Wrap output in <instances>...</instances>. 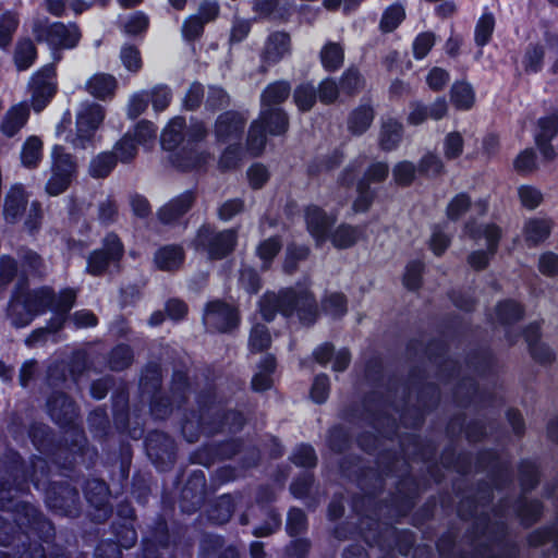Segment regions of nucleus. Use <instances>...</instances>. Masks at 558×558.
Instances as JSON below:
<instances>
[{
    "mask_svg": "<svg viewBox=\"0 0 558 558\" xmlns=\"http://www.w3.org/2000/svg\"><path fill=\"white\" fill-rule=\"evenodd\" d=\"M136 153V145L130 133L125 134L114 146L116 158L122 162L132 160Z\"/></svg>",
    "mask_w": 558,
    "mask_h": 558,
    "instance_id": "nucleus-48",
    "label": "nucleus"
},
{
    "mask_svg": "<svg viewBox=\"0 0 558 558\" xmlns=\"http://www.w3.org/2000/svg\"><path fill=\"white\" fill-rule=\"evenodd\" d=\"M266 133L267 130L259 124V122H253L247 138V146L251 154L258 155L263 151L266 145Z\"/></svg>",
    "mask_w": 558,
    "mask_h": 558,
    "instance_id": "nucleus-41",
    "label": "nucleus"
},
{
    "mask_svg": "<svg viewBox=\"0 0 558 558\" xmlns=\"http://www.w3.org/2000/svg\"><path fill=\"white\" fill-rule=\"evenodd\" d=\"M275 369V359L271 355H267L263 359L258 371L254 375L252 379V387L256 391H264L268 388H270L272 380H271V373Z\"/></svg>",
    "mask_w": 558,
    "mask_h": 558,
    "instance_id": "nucleus-30",
    "label": "nucleus"
},
{
    "mask_svg": "<svg viewBox=\"0 0 558 558\" xmlns=\"http://www.w3.org/2000/svg\"><path fill=\"white\" fill-rule=\"evenodd\" d=\"M157 129L149 121L143 120L137 123L134 134L132 135L133 142L145 147H150L156 138Z\"/></svg>",
    "mask_w": 558,
    "mask_h": 558,
    "instance_id": "nucleus-42",
    "label": "nucleus"
},
{
    "mask_svg": "<svg viewBox=\"0 0 558 558\" xmlns=\"http://www.w3.org/2000/svg\"><path fill=\"white\" fill-rule=\"evenodd\" d=\"M149 95L147 92L134 93L128 104V116L131 119H135L141 116L147 108Z\"/></svg>",
    "mask_w": 558,
    "mask_h": 558,
    "instance_id": "nucleus-53",
    "label": "nucleus"
},
{
    "mask_svg": "<svg viewBox=\"0 0 558 558\" xmlns=\"http://www.w3.org/2000/svg\"><path fill=\"white\" fill-rule=\"evenodd\" d=\"M290 52V38L286 33H274L268 37L265 47V59L278 62Z\"/></svg>",
    "mask_w": 558,
    "mask_h": 558,
    "instance_id": "nucleus-23",
    "label": "nucleus"
},
{
    "mask_svg": "<svg viewBox=\"0 0 558 558\" xmlns=\"http://www.w3.org/2000/svg\"><path fill=\"white\" fill-rule=\"evenodd\" d=\"M242 157V150L238 144H230L220 158L219 165L223 169H231L238 166Z\"/></svg>",
    "mask_w": 558,
    "mask_h": 558,
    "instance_id": "nucleus-62",
    "label": "nucleus"
},
{
    "mask_svg": "<svg viewBox=\"0 0 558 558\" xmlns=\"http://www.w3.org/2000/svg\"><path fill=\"white\" fill-rule=\"evenodd\" d=\"M184 253L178 245H166L159 248L155 254V264L161 270H174L183 262Z\"/></svg>",
    "mask_w": 558,
    "mask_h": 558,
    "instance_id": "nucleus-22",
    "label": "nucleus"
},
{
    "mask_svg": "<svg viewBox=\"0 0 558 558\" xmlns=\"http://www.w3.org/2000/svg\"><path fill=\"white\" fill-rule=\"evenodd\" d=\"M329 391V381L328 377L325 375L316 376L314 384L311 390L312 399L317 403H323L327 397Z\"/></svg>",
    "mask_w": 558,
    "mask_h": 558,
    "instance_id": "nucleus-64",
    "label": "nucleus"
},
{
    "mask_svg": "<svg viewBox=\"0 0 558 558\" xmlns=\"http://www.w3.org/2000/svg\"><path fill=\"white\" fill-rule=\"evenodd\" d=\"M247 179L253 189H260L269 179V172L264 165L254 163L247 169Z\"/></svg>",
    "mask_w": 558,
    "mask_h": 558,
    "instance_id": "nucleus-60",
    "label": "nucleus"
},
{
    "mask_svg": "<svg viewBox=\"0 0 558 558\" xmlns=\"http://www.w3.org/2000/svg\"><path fill=\"white\" fill-rule=\"evenodd\" d=\"M50 289L43 288L13 299L9 306V317L13 326H27L35 316L46 311V301L50 300Z\"/></svg>",
    "mask_w": 558,
    "mask_h": 558,
    "instance_id": "nucleus-5",
    "label": "nucleus"
},
{
    "mask_svg": "<svg viewBox=\"0 0 558 558\" xmlns=\"http://www.w3.org/2000/svg\"><path fill=\"white\" fill-rule=\"evenodd\" d=\"M51 299L46 301L48 303L46 308H51L56 312V316L50 323L48 328L35 330L27 339V344H33L41 339L48 331H57L64 322V315L72 308L76 299V292L73 289H64L61 291L58 299H56L50 290Z\"/></svg>",
    "mask_w": 558,
    "mask_h": 558,
    "instance_id": "nucleus-9",
    "label": "nucleus"
},
{
    "mask_svg": "<svg viewBox=\"0 0 558 558\" xmlns=\"http://www.w3.org/2000/svg\"><path fill=\"white\" fill-rule=\"evenodd\" d=\"M43 157V142L37 136H29L22 146L21 161L24 167L33 168Z\"/></svg>",
    "mask_w": 558,
    "mask_h": 558,
    "instance_id": "nucleus-26",
    "label": "nucleus"
},
{
    "mask_svg": "<svg viewBox=\"0 0 558 558\" xmlns=\"http://www.w3.org/2000/svg\"><path fill=\"white\" fill-rule=\"evenodd\" d=\"M281 250V242L277 238H269L259 243L256 248V254L263 262L264 267H267L269 262Z\"/></svg>",
    "mask_w": 558,
    "mask_h": 558,
    "instance_id": "nucleus-47",
    "label": "nucleus"
},
{
    "mask_svg": "<svg viewBox=\"0 0 558 558\" xmlns=\"http://www.w3.org/2000/svg\"><path fill=\"white\" fill-rule=\"evenodd\" d=\"M558 132V117L549 114L537 121L535 141H551Z\"/></svg>",
    "mask_w": 558,
    "mask_h": 558,
    "instance_id": "nucleus-36",
    "label": "nucleus"
},
{
    "mask_svg": "<svg viewBox=\"0 0 558 558\" xmlns=\"http://www.w3.org/2000/svg\"><path fill=\"white\" fill-rule=\"evenodd\" d=\"M422 270L423 264L418 260L411 262L407 265L403 283L408 289L415 290L420 287Z\"/></svg>",
    "mask_w": 558,
    "mask_h": 558,
    "instance_id": "nucleus-54",
    "label": "nucleus"
},
{
    "mask_svg": "<svg viewBox=\"0 0 558 558\" xmlns=\"http://www.w3.org/2000/svg\"><path fill=\"white\" fill-rule=\"evenodd\" d=\"M314 356L320 364L332 362V369L336 372L345 369L350 363V353L347 349L333 352V348L328 343L318 347L314 352Z\"/></svg>",
    "mask_w": 558,
    "mask_h": 558,
    "instance_id": "nucleus-19",
    "label": "nucleus"
},
{
    "mask_svg": "<svg viewBox=\"0 0 558 558\" xmlns=\"http://www.w3.org/2000/svg\"><path fill=\"white\" fill-rule=\"evenodd\" d=\"M307 230L319 246L330 240L336 248H349L363 236V229L351 225L342 223L332 232L330 228L335 225L336 218L327 215L317 206H308L305 210Z\"/></svg>",
    "mask_w": 558,
    "mask_h": 558,
    "instance_id": "nucleus-1",
    "label": "nucleus"
},
{
    "mask_svg": "<svg viewBox=\"0 0 558 558\" xmlns=\"http://www.w3.org/2000/svg\"><path fill=\"white\" fill-rule=\"evenodd\" d=\"M155 111H163L171 101V93L167 86L157 85L148 93Z\"/></svg>",
    "mask_w": 558,
    "mask_h": 558,
    "instance_id": "nucleus-50",
    "label": "nucleus"
},
{
    "mask_svg": "<svg viewBox=\"0 0 558 558\" xmlns=\"http://www.w3.org/2000/svg\"><path fill=\"white\" fill-rule=\"evenodd\" d=\"M451 101L458 109H470L474 104V92L468 83L459 82L451 87Z\"/></svg>",
    "mask_w": 558,
    "mask_h": 558,
    "instance_id": "nucleus-33",
    "label": "nucleus"
},
{
    "mask_svg": "<svg viewBox=\"0 0 558 558\" xmlns=\"http://www.w3.org/2000/svg\"><path fill=\"white\" fill-rule=\"evenodd\" d=\"M255 122H259L270 135L283 134L288 129V118L280 109H270L265 120L260 114Z\"/></svg>",
    "mask_w": 558,
    "mask_h": 558,
    "instance_id": "nucleus-27",
    "label": "nucleus"
},
{
    "mask_svg": "<svg viewBox=\"0 0 558 558\" xmlns=\"http://www.w3.org/2000/svg\"><path fill=\"white\" fill-rule=\"evenodd\" d=\"M324 68L329 71L338 69L343 62V50L338 44H327L320 52Z\"/></svg>",
    "mask_w": 558,
    "mask_h": 558,
    "instance_id": "nucleus-35",
    "label": "nucleus"
},
{
    "mask_svg": "<svg viewBox=\"0 0 558 558\" xmlns=\"http://www.w3.org/2000/svg\"><path fill=\"white\" fill-rule=\"evenodd\" d=\"M28 117L29 111L26 102L12 106L1 120L0 132L7 137L14 136L25 126Z\"/></svg>",
    "mask_w": 558,
    "mask_h": 558,
    "instance_id": "nucleus-13",
    "label": "nucleus"
},
{
    "mask_svg": "<svg viewBox=\"0 0 558 558\" xmlns=\"http://www.w3.org/2000/svg\"><path fill=\"white\" fill-rule=\"evenodd\" d=\"M117 158L111 153H101L92 159L89 173L94 178H105L114 168Z\"/></svg>",
    "mask_w": 558,
    "mask_h": 558,
    "instance_id": "nucleus-34",
    "label": "nucleus"
},
{
    "mask_svg": "<svg viewBox=\"0 0 558 558\" xmlns=\"http://www.w3.org/2000/svg\"><path fill=\"white\" fill-rule=\"evenodd\" d=\"M435 35L432 32L420 33L413 40L412 49L415 59L421 60L427 56L435 45Z\"/></svg>",
    "mask_w": 558,
    "mask_h": 558,
    "instance_id": "nucleus-44",
    "label": "nucleus"
},
{
    "mask_svg": "<svg viewBox=\"0 0 558 558\" xmlns=\"http://www.w3.org/2000/svg\"><path fill=\"white\" fill-rule=\"evenodd\" d=\"M359 196L353 203V209L356 213H363L371 206L374 193L368 189V185L364 181L357 183Z\"/></svg>",
    "mask_w": 558,
    "mask_h": 558,
    "instance_id": "nucleus-58",
    "label": "nucleus"
},
{
    "mask_svg": "<svg viewBox=\"0 0 558 558\" xmlns=\"http://www.w3.org/2000/svg\"><path fill=\"white\" fill-rule=\"evenodd\" d=\"M245 119L238 112H226L216 122V136L219 141L228 142L239 138L243 131Z\"/></svg>",
    "mask_w": 558,
    "mask_h": 558,
    "instance_id": "nucleus-15",
    "label": "nucleus"
},
{
    "mask_svg": "<svg viewBox=\"0 0 558 558\" xmlns=\"http://www.w3.org/2000/svg\"><path fill=\"white\" fill-rule=\"evenodd\" d=\"M323 307L332 316L343 315L347 311L345 299L340 293H331L324 301Z\"/></svg>",
    "mask_w": 558,
    "mask_h": 558,
    "instance_id": "nucleus-61",
    "label": "nucleus"
},
{
    "mask_svg": "<svg viewBox=\"0 0 558 558\" xmlns=\"http://www.w3.org/2000/svg\"><path fill=\"white\" fill-rule=\"evenodd\" d=\"M292 461L300 466H313L316 463V456L310 446H300L295 449L292 456Z\"/></svg>",
    "mask_w": 558,
    "mask_h": 558,
    "instance_id": "nucleus-63",
    "label": "nucleus"
},
{
    "mask_svg": "<svg viewBox=\"0 0 558 558\" xmlns=\"http://www.w3.org/2000/svg\"><path fill=\"white\" fill-rule=\"evenodd\" d=\"M105 118L104 109L97 104H84L76 114L74 134L64 137L74 148H86Z\"/></svg>",
    "mask_w": 558,
    "mask_h": 558,
    "instance_id": "nucleus-6",
    "label": "nucleus"
},
{
    "mask_svg": "<svg viewBox=\"0 0 558 558\" xmlns=\"http://www.w3.org/2000/svg\"><path fill=\"white\" fill-rule=\"evenodd\" d=\"M43 220V210L39 202H32L29 208L26 213V218L24 220V228L28 232L33 233L37 231L40 227Z\"/></svg>",
    "mask_w": 558,
    "mask_h": 558,
    "instance_id": "nucleus-55",
    "label": "nucleus"
},
{
    "mask_svg": "<svg viewBox=\"0 0 558 558\" xmlns=\"http://www.w3.org/2000/svg\"><path fill=\"white\" fill-rule=\"evenodd\" d=\"M495 19L490 13H484L475 26V43L477 46H485L494 32Z\"/></svg>",
    "mask_w": 558,
    "mask_h": 558,
    "instance_id": "nucleus-39",
    "label": "nucleus"
},
{
    "mask_svg": "<svg viewBox=\"0 0 558 558\" xmlns=\"http://www.w3.org/2000/svg\"><path fill=\"white\" fill-rule=\"evenodd\" d=\"M262 317L269 322L277 312L289 316L294 312L304 324H312L316 317V305L312 295L306 290H287L280 294L266 293L259 304Z\"/></svg>",
    "mask_w": 558,
    "mask_h": 558,
    "instance_id": "nucleus-2",
    "label": "nucleus"
},
{
    "mask_svg": "<svg viewBox=\"0 0 558 558\" xmlns=\"http://www.w3.org/2000/svg\"><path fill=\"white\" fill-rule=\"evenodd\" d=\"M19 25V17L12 12H7L0 16V47H7L12 39L13 33Z\"/></svg>",
    "mask_w": 558,
    "mask_h": 558,
    "instance_id": "nucleus-40",
    "label": "nucleus"
},
{
    "mask_svg": "<svg viewBox=\"0 0 558 558\" xmlns=\"http://www.w3.org/2000/svg\"><path fill=\"white\" fill-rule=\"evenodd\" d=\"M482 215L486 210V203L480 201L471 204V201L465 194H458L454 196L447 207V216L451 220L459 219L466 210Z\"/></svg>",
    "mask_w": 558,
    "mask_h": 558,
    "instance_id": "nucleus-21",
    "label": "nucleus"
},
{
    "mask_svg": "<svg viewBox=\"0 0 558 558\" xmlns=\"http://www.w3.org/2000/svg\"><path fill=\"white\" fill-rule=\"evenodd\" d=\"M293 99L299 110L307 111L316 101V89L311 84H302L294 90Z\"/></svg>",
    "mask_w": 558,
    "mask_h": 558,
    "instance_id": "nucleus-37",
    "label": "nucleus"
},
{
    "mask_svg": "<svg viewBox=\"0 0 558 558\" xmlns=\"http://www.w3.org/2000/svg\"><path fill=\"white\" fill-rule=\"evenodd\" d=\"M521 204L527 209H535L543 201L542 192L532 185H522L518 189Z\"/></svg>",
    "mask_w": 558,
    "mask_h": 558,
    "instance_id": "nucleus-49",
    "label": "nucleus"
},
{
    "mask_svg": "<svg viewBox=\"0 0 558 558\" xmlns=\"http://www.w3.org/2000/svg\"><path fill=\"white\" fill-rule=\"evenodd\" d=\"M192 203V193H184L160 208L158 213L159 219L162 222L170 223L184 215L191 208Z\"/></svg>",
    "mask_w": 558,
    "mask_h": 558,
    "instance_id": "nucleus-20",
    "label": "nucleus"
},
{
    "mask_svg": "<svg viewBox=\"0 0 558 558\" xmlns=\"http://www.w3.org/2000/svg\"><path fill=\"white\" fill-rule=\"evenodd\" d=\"M290 94L287 82L269 84L262 94V117L265 120L270 109H279L277 106L283 102Z\"/></svg>",
    "mask_w": 558,
    "mask_h": 558,
    "instance_id": "nucleus-16",
    "label": "nucleus"
},
{
    "mask_svg": "<svg viewBox=\"0 0 558 558\" xmlns=\"http://www.w3.org/2000/svg\"><path fill=\"white\" fill-rule=\"evenodd\" d=\"M184 128V120L182 118L172 119L163 129L161 134V145L167 150H172L179 146L183 137L181 135Z\"/></svg>",
    "mask_w": 558,
    "mask_h": 558,
    "instance_id": "nucleus-29",
    "label": "nucleus"
},
{
    "mask_svg": "<svg viewBox=\"0 0 558 558\" xmlns=\"http://www.w3.org/2000/svg\"><path fill=\"white\" fill-rule=\"evenodd\" d=\"M538 332L537 325H531L525 331V340L530 347L531 353L535 360L541 363H548L554 359L553 351L544 343H536Z\"/></svg>",
    "mask_w": 558,
    "mask_h": 558,
    "instance_id": "nucleus-25",
    "label": "nucleus"
},
{
    "mask_svg": "<svg viewBox=\"0 0 558 558\" xmlns=\"http://www.w3.org/2000/svg\"><path fill=\"white\" fill-rule=\"evenodd\" d=\"M271 338L264 325L256 324L250 333L248 348L251 352H260L267 349L270 344Z\"/></svg>",
    "mask_w": 558,
    "mask_h": 558,
    "instance_id": "nucleus-38",
    "label": "nucleus"
},
{
    "mask_svg": "<svg viewBox=\"0 0 558 558\" xmlns=\"http://www.w3.org/2000/svg\"><path fill=\"white\" fill-rule=\"evenodd\" d=\"M402 126L399 122L389 119L383 123L379 144L383 149H393L401 140Z\"/></svg>",
    "mask_w": 558,
    "mask_h": 558,
    "instance_id": "nucleus-31",
    "label": "nucleus"
},
{
    "mask_svg": "<svg viewBox=\"0 0 558 558\" xmlns=\"http://www.w3.org/2000/svg\"><path fill=\"white\" fill-rule=\"evenodd\" d=\"M85 88L92 96L106 99L113 96L117 88V80L107 73H96L87 80Z\"/></svg>",
    "mask_w": 558,
    "mask_h": 558,
    "instance_id": "nucleus-17",
    "label": "nucleus"
},
{
    "mask_svg": "<svg viewBox=\"0 0 558 558\" xmlns=\"http://www.w3.org/2000/svg\"><path fill=\"white\" fill-rule=\"evenodd\" d=\"M420 171L429 177H436L444 171L441 159L434 154H426L420 162Z\"/></svg>",
    "mask_w": 558,
    "mask_h": 558,
    "instance_id": "nucleus-56",
    "label": "nucleus"
},
{
    "mask_svg": "<svg viewBox=\"0 0 558 558\" xmlns=\"http://www.w3.org/2000/svg\"><path fill=\"white\" fill-rule=\"evenodd\" d=\"M521 313L522 311L519 304H517L513 301H506L504 303H500L496 308L497 318L501 323H510L512 320H515L520 318Z\"/></svg>",
    "mask_w": 558,
    "mask_h": 558,
    "instance_id": "nucleus-57",
    "label": "nucleus"
},
{
    "mask_svg": "<svg viewBox=\"0 0 558 558\" xmlns=\"http://www.w3.org/2000/svg\"><path fill=\"white\" fill-rule=\"evenodd\" d=\"M33 33L38 41L46 43L52 50L53 59L59 61L60 49H73L81 39V32L76 24L52 23L47 20L37 19L33 23Z\"/></svg>",
    "mask_w": 558,
    "mask_h": 558,
    "instance_id": "nucleus-3",
    "label": "nucleus"
},
{
    "mask_svg": "<svg viewBox=\"0 0 558 558\" xmlns=\"http://www.w3.org/2000/svg\"><path fill=\"white\" fill-rule=\"evenodd\" d=\"M392 175L396 183L401 185L410 184L415 175V167L412 162H398L392 169Z\"/></svg>",
    "mask_w": 558,
    "mask_h": 558,
    "instance_id": "nucleus-51",
    "label": "nucleus"
},
{
    "mask_svg": "<svg viewBox=\"0 0 558 558\" xmlns=\"http://www.w3.org/2000/svg\"><path fill=\"white\" fill-rule=\"evenodd\" d=\"M120 60L130 72H138L143 65L141 53L134 46H123L120 52Z\"/></svg>",
    "mask_w": 558,
    "mask_h": 558,
    "instance_id": "nucleus-46",
    "label": "nucleus"
},
{
    "mask_svg": "<svg viewBox=\"0 0 558 558\" xmlns=\"http://www.w3.org/2000/svg\"><path fill=\"white\" fill-rule=\"evenodd\" d=\"M463 137L459 132H450L444 140L442 150L447 159H456L463 151Z\"/></svg>",
    "mask_w": 558,
    "mask_h": 558,
    "instance_id": "nucleus-45",
    "label": "nucleus"
},
{
    "mask_svg": "<svg viewBox=\"0 0 558 558\" xmlns=\"http://www.w3.org/2000/svg\"><path fill=\"white\" fill-rule=\"evenodd\" d=\"M50 159V175L45 184V191L50 196H58L71 185L76 175L77 163L60 145L52 147Z\"/></svg>",
    "mask_w": 558,
    "mask_h": 558,
    "instance_id": "nucleus-4",
    "label": "nucleus"
},
{
    "mask_svg": "<svg viewBox=\"0 0 558 558\" xmlns=\"http://www.w3.org/2000/svg\"><path fill=\"white\" fill-rule=\"evenodd\" d=\"M123 247L114 234H109L104 240V247L92 253L87 260V271L94 276L102 274L109 264L119 260Z\"/></svg>",
    "mask_w": 558,
    "mask_h": 558,
    "instance_id": "nucleus-11",
    "label": "nucleus"
},
{
    "mask_svg": "<svg viewBox=\"0 0 558 558\" xmlns=\"http://www.w3.org/2000/svg\"><path fill=\"white\" fill-rule=\"evenodd\" d=\"M515 171L520 173H531L536 169V155L533 149H524L513 161Z\"/></svg>",
    "mask_w": 558,
    "mask_h": 558,
    "instance_id": "nucleus-52",
    "label": "nucleus"
},
{
    "mask_svg": "<svg viewBox=\"0 0 558 558\" xmlns=\"http://www.w3.org/2000/svg\"><path fill=\"white\" fill-rule=\"evenodd\" d=\"M36 59V49L29 39L20 40L14 52V63L20 71L28 69Z\"/></svg>",
    "mask_w": 558,
    "mask_h": 558,
    "instance_id": "nucleus-32",
    "label": "nucleus"
},
{
    "mask_svg": "<svg viewBox=\"0 0 558 558\" xmlns=\"http://www.w3.org/2000/svg\"><path fill=\"white\" fill-rule=\"evenodd\" d=\"M235 243V230L216 232L209 227H202L194 240L195 248L203 250L210 258L225 257L234 248Z\"/></svg>",
    "mask_w": 558,
    "mask_h": 558,
    "instance_id": "nucleus-7",
    "label": "nucleus"
},
{
    "mask_svg": "<svg viewBox=\"0 0 558 558\" xmlns=\"http://www.w3.org/2000/svg\"><path fill=\"white\" fill-rule=\"evenodd\" d=\"M54 66L46 65L31 80L32 106L35 111L43 110L56 93Z\"/></svg>",
    "mask_w": 558,
    "mask_h": 558,
    "instance_id": "nucleus-10",
    "label": "nucleus"
},
{
    "mask_svg": "<svg viewBox=\"0 0 558 558\" xmlns=\"http://www.w3.org/2000/svg\"><path fill=\"white\" fill-rule=\"evenodd\" d=\"M465 230L477 244H481V241L484 240L487 246L486 251L478 250L473 252L470 254L468 259L471 267L482 269L486 267L490 256L495 254L501 236V231L494 225L481 226L475 230L470 223L466 225Z\"/></svg>",
    "mask_w": 558,
    "mask_h": 558,
    "instance_id": "nucleus-8",
    "label": "nucleus"
},
{
    "mask_svg": "<svg viewBox=\"0 0 558 558\" xmlns=\"http://www.w3.org/2000/svg\"><path fill=\"white\" fill-rule=\"evenodd\" d=\"M405 12L403 7L393 4L389 7L383 14L380 28L384 32H392L403 21Z\"/></svg>",
    "mask_w": 558,
    "mask_h": 558,
    "instance_id": "nucleus-43",
    "label": "nucleus"
},
{
    "mask_svg": "<svg viewBox=\"0 0 558 558\" xmlns=\"http://www.w3.org/2000/svg\"><path fill=\"white\" fill-rule=\"evenodd\" d=\"M308 255L306 246H289L286 253V260L283 268L287 272H292L296 267V262L305 259Z\"/></svg>",
    "mask_w": 558,
    "mask_h": 558,
    "instance_id": "nucleus-59",
    "label": "nucleus"
},
{
    "mask_svg": "<svg viewBox=\"0 0 558 558\" xmlns=\"http://www.w3.org/2000/svg\"><path fill=\"white\" fill-rule=\"evenodd\" d=\"M50 416L60 425L69 424L75 417V407L64 395H57L48 401Z\"/></svg>",
    "mask_w": 558,
    "mask_h": 558,
    "instance_id": "nucleus-18",
    "label": "nucleus"
},
{
    "mask_svg": "<svg viewBox=\"0 0 558 558\" xmlns=\"http://www.w3.org/2000/svg\"><path fill=\"white\" fill-rule=\"evenodd\" d=\"M27 195L20 184L13 185L4 199L3 216L7 222L15 223L26 210Z\"/></svg>",
    "mask_w": 558,
    "mask_h": 558,
    "instance_id": "nucleus-14",
    "label": "nucleus"
},
{
    "mask_svg": "<svg viewBox=\"0 0 558 558\" xmlns=\"http://www.w3.org/2000/svg\"><path fill=\"white\" fill-rule=\"evenodd\" d=\"M373 119V109L369 106H361L351 113L348 128L353 134L360 135L369 128Z\"/></svg>",
    "mask_w": 558,
    "mask_h": 558,
    "instance_id": "nucleus-28",
    "label": "nucleus"
},
{
    "mask_svg": "<svg viewBox=\"0 0 558 558\" xmlns=\"http://www.w3.org/2000/svg\"><path fill=\"white\" fill-rule=\"evenodd\" d=\"M551 223L544 218H532L523 228L524 241L527 245H536L544 241L550 233Z\"/></svg>",
    "mask_w": 558,
    "mask_h": 558,
    "instance_id": "nucleus-24",
    "label": "nucleus"
},
{
    "mask_svg": "<svg viewBox=\"0 0 558 558\" xmlns=\"http://www.w3.org/2000/svg\"><path fill=\"white\" fill-rule=\"evenodd\" d=\"M203 319L207 327L219 331H228L236 327L239 323L236 311L219 301L210 302L207 305Z\"/></svg>",
    "mask_w": 558,
    "mask_h": 558,
    "instance_id": "nucleus-12",
    "label": "nucleus"
}]
</instances>
